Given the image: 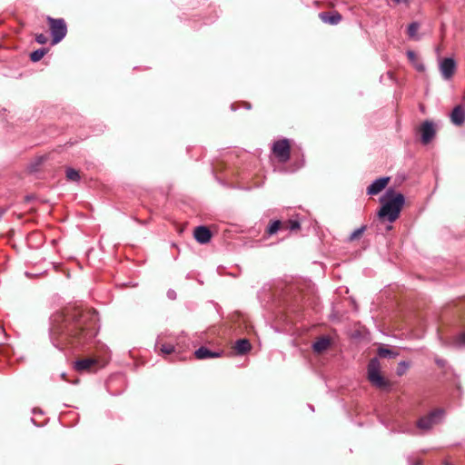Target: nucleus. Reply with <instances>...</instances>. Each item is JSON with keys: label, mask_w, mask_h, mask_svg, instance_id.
Here are the masks:
<instances>
[{"label": "nucleus", "mask_w": 465, "mask_h": 465, "mask_svg": "<svg viewBox=\"0 0 465 465\" xmlns=\"http://www.w3.org/2000/svg\"><path fill=\"white\" fill-rule=\"evenodd\" d=\"M80 173L79 171L74 169V168H67L66 169V178L69 181L77 182L80 180Z\"/></svg>", "instance_id": "obj_21"}, {"label": "nucleus", "mask_w": 465, "mask_h": 465, "mask_svg": "<svg viewBox=\"0 0 465 465\" xmlns=\"http://www.w3.org/2000/svg\"><path fill=\"white\" fill-rule=\"evenodd\" d=\"M420 132L422 143L428 144L436 134L434 124L431 121H424L420 127Z\"/></svg>", "instance_id": "obj_8"}, {"label": "nucleus", "mask_w": 465, "mask_h": 465, "mask_svg": "<svg viewBox=\"0 0 465 465\" xmlns=\"http://www.w3.org/2000/svg\"><path fill=\"white\" fill-rule=\"evenodd\" d=\"M74 368L80 372H94L100 366L98 361L94 358H83L75 361Z\"/></svg>", "instance_id": "obj_7"}, {"label": "nucleus", "mask_w": 465, "mask_h": 465, "mask_svg": "<svg viewBox=\"0 0 465 465\" xmlns=\"http://www.w3.org/2000/svg\"><path fill=\"white\" fill-rule=\"evenodd\" d=\"M53 39L52 45L60 43L67 34L66 23L63 18H46Z\"/></svg>", "instance_id": "obj_4"}, {"label": "nucleus", "mask_w": 465, "mask_h": 465, "mask_svg": "<svg viewBox=\"0 0 465 465\" xmlns=\"http://www.w3.org/2000/svg\"><path fill=\"white\" fill-rule=\"evenodd\" d=\"M46 53L47 49L45 48L37 49L30 54V59L33 62H38L45 55Z\"/></svg>", "instance_id": "obj_20"}, {"label": "nucleus", "mask_w": 465, "mask_h": 465, "mask_svg": "<svg viewBox=\"0 0 465 465\" xmlns=\"http://www.w3.org/2000/svg\"><path fill=\"white\" fill-rule=\"evenodd\" d=\"M331 344V339L328 336H321L312 344V350L317 354L326 351Z\"/></svg>", "instance_id": "obj_12"}, {"label": "nucleus", "mask_w": 465, "mask_h": 465, "mask_svg": "<svg viewBox=\"0 0 465 465\" xmlns=\"http://www.w3.org/2000/svg\"><path fill=\"white\" fill-rule=\"evenodd\" d=\"M97 321L94 309L66 308L53 315L51 339L59 349L83 346L96 335Z\"/></svg>", "instance_id": "obj_1"}, {"label": "nucleus", "mask_w": 465, "mask_h": 465, "mask_svg": "<svg viewBox=\"0 0 465 465\" xmlns=\"http://www.w3.org/2000/svg\"><path fill=\"white\" fill-rule=\"evenodd\" d=\"M404 195L400 193H396L393 189H389L385 195L381 198L382 203L378 216L380 219H386L391 223L395 222L401 213V211L404 204Z\"/></svg>", "instance_id": "obj_2"}, {"label": "nucleus", "mask_w": 465, "mask_h": 465, "mask_svg": "<svg viewBox=\"0 0 465 465\" xmlns=\"http://www.w3.org/2000/svg\"><path fill=\"white\" fill-rule=\"evenodd\" d=\"M378 354L380 357L387 358V357H396L398 353L393 352L392 351L385 348H379Z\"/></svg>", "instance_id": "obj_24"}, {"label": "nucleus", "mask_w": 465, "mask_h": 465, "mask_svg": "<svg viewBox=\"0 0 465 465\" xmlns=\"http://www.w3.org/2000/svg\"><path fill=\"white\" fill-rule=\"evenodd\" d=\"M194 355L198 360H203L208 358H218L221 356V353L212 351L206 347H201L195 351Z\"/></svg>", "instance_id": "obj_16"}, {"label": "nucleus", "mask_w": 465, "mask_h": 465, "mask_svg": "<svg viewBox=\"0 0 465 465\" xmlns=\"http://www.w3.org/2000/svg\"><path fill=\"white\" fill-rule=\"evenodd\" d=\"M413 465H421V460H417Z\"/></svg>", "instance_id": "obj_29"}, {"label": "nucleus", "mask_w": 465, "mask_h": 465, "mask_svg": "<svg viewBox=\"0 0 465 465\" xmlns=\"http://www.w3.org/2000/svg\"><path fill=\"white\" fill-rule=\"evenodd\" d=\"M280 230H284L283 222H281L279 220L272 221L268 225V227L266 229V233L269 235H272V234H275Z\"/></svg>", "instance_id": "obj_18"}, {"label": "nucleus", "mask_w": 465, "mask_h": 465, "mask_svg": "<svg viewBox=\"0 0 465 465\" xmlns=\"http://www.w3.org/2000/svg\"><path fill=\"white\" fill-rule=\"evenodd\" d=\"M232 348L237 352V354L243 355V354L247 353L252 349V345H251L249 340L240 339L235 342V344Z\"/></svg>", "instance_id": "obj_15"}, {"label": "nucleus", "mask_w": 465, "mask_h": 465, "mask_svg": "<svg viewBox=\"0 0 465 465\" xmlns=\"http://www.w3.org/2000/svg\"><path fill=\"white\" fill-rule=\"evenodd\" d=\"M440 70L445 79L451 78L456 71L455 61L452 58H444L440 63Z\"/></svg>", "instance_id": "obj_9"}, {"label": "nucleus", "mask_w": 465, "mask_h": 465, "mask_svg": "<svg viewBox=\"0 0 465 465\" xmlns=\"http://www.w3.org/2000/svg\"><path fill=\"white\" fill-rule=\"evenodd\" d=\"M366 230V226H361V228L355 230L350 236L349 240L351 242H353L355 240H358L361 237V235L363 234V232H365Z\"/></svg>", "instance_id": "obj_23"}, {"label": "nucleus", "mask_w": 465, "mask_h": 465, "mask_svg": "<svg viewBox=\"0 0 465 465\" xmlns=\"http://www.w3.org/2000/svg\"><path fill=\"white\" fill-rule=\"evenodd\" d=\"M407 368V365L405 362H401L397 369V374L399 376H401L405 372V369Z\"/></svg>", "instance_id": "obj_28"}, {"label": "nucleus", "mask_w": 465, "mask_h": 465, "mask_svg": "<svg viewBox=\"0 0 465 465\" xmlns=\"http://www.w3.org/2000/svg\"><path fill=\"white\" fill-rule=\"evenodd\" d=\"M173 351L174 346L172 344H162L160 347L161 353L165 355L171 354Z\"/></svg>", "instance_id": "obj_25"}, {"label": "nucleus", "mask_w": 465, "mask_h": 465, "mask_svg": "<svg viewBox=\"0 0 465 465\" xmlns=\"http://www.w3.org/2000/svg\"><path fill=\"white\" fill-rule=\"evenodd\" d=\"M454 344L457 346L465 345V331L455 338Z\"/></svg>", "instance_id": "obj_26"}, {"label": "nucleus", "mask_w": 465, "mask_h": 465, "mask_svg": "<svg viewBox=\"0 0 465 465\" xmlns=\"http://www.w3.org/2000/svg\"><path fill=\"white\" fill-rule=\"evenodd\" d=\"M283 224H284V230L299 231L301 228L300 223L295 220H289V221L283 222Z\"/></svg>", "instance_id": "obj_22"}, {"label": "nucleus", "mask_w": 465, "mask_h": 465, "mask_svg": "<svg viewBox=\"0 0 465 465\" xmlns=\"http://www.w3.org/2000/svg\"><path fill=\"white\" fill-rule=\"evenodd\" d=\"M193 236L199 243L205 244L211 241L212 232L206 226H198L194 229Z\"/></svg>", "instance_id": "obj_10"}, {"label": "nucleus", "mask_w": 465, "mask_h": 465, "mask_svg": "<svg viewBox=\"0 0 465 465\" xmlns=\"http://www.w3.org/2000/svg\"><path fill=\"white\" fill-rule=\"evenodd\" d=\"M390 177H381L375 180L370 186L367 188V193L370 195H376L381 193L389 183Z\"/></svg>", "instance_id": "obj_11"}, {"label": "nucleus", "mask_w": 465, "mask_h": 465, "mask_svg": "<svg viewBox=\"0 0 465 465\" xmlns=\"http://www.w3.org/2000/svg\"><path fill=\"white\" fill-rule=\"evenodd\" d=\"M450 116L453 124L461 126L465 122V108L460 104L455 106Z\"/></svg>", "instance_id": "obj_13"}, {"label": "nucleus", "mask_w": 465, "mask_h": 465, "mask_svg": "<svg viewBox=\"0 0 465 465\" xmlns=\"http://www.w3.org/2000/svg\"><path fill=\"white\" fill-rule=\"evenodd\" d=\"M407 57L417 71L423 72L425 70L424 64L420 61L418 55L414 51H407Z\"/></svg>", "instance_id": "obj_17"}, {"label": "nucleus", "mask_w": 465, "mask_h": 465, "mask_svg": "<svg viewBox=\"0 0 465 465\" xmlns=\"http://www.w3.org/2000/svg\"><path fill=\"white\" fill-rule=\"evenodd\" d=\"M381 363L377 358H373L368 364V380L372 386L386 390L391 386V382L381 374Z\"/></svg>", "instance_id": "obj_3"}, {"label": "nucleus", "mask_w": 465, "mask_h": 465, "mask_svg": "<svg viewBox=\"0 0 465 465\" xmlns=\"http://www.w3.org/2000/svg\"><path fill=\"white\" fill-rule=\"evenodd\" d=\"M319 17L322 22L330 25H337L341 20V15L338 12H322L319 14Z\"/></svg>", "instance_id": "obj_14"}, {"label": "nucleus", "mask_w": 465, "mask_h": 465, "mask_svg": "<svg viewBox=\"0 0 465 465\" xmlns=\"http://www.w3.org/2000/svg\"><path fill=\"white\" fill-rule=\"evenodd\" d=\"M443 416V411L437 409L431 411L427 416L420 418L417 421V426L420 430H430L435 424L439 423Z\"/></svg>", "instance_id": "obj_6"}, {"label": "nucleus", "mask_w": 465, "mask_h": 465, "mask_svg": "<svg viewBox=\"0 0 465 465\" xmlns=\"http://www.w3.org/2000/svg\"><path fill=\"white\" fill-rule=\"evenodd\" d=\"M272 153L279 162L286 163L291 157V143L286 138L276 141L272 145Z\"/></svg>", "instance_id": "obj_5"}, {"label": "nucleus", "mask_w": 465, "mask_h": 465, "mask_svg": "<svg viewBox=\"0 0 465 465\" xmlns=\"http://www.w3.org/2000/svg\"><path fill=\"white\" fill-rule=\"evenodd\" d=\"M35 41L38 44L45 45L47 43L48 39L44 34H38L35 35Z\"/></svg>", "instance_id": "obj_27"}, {"label": "nucleus", "mask_w": 465, "mask_h": 465, "mask_svg": "<svg viewBox=\"0 0 465 465\" xmlns=\"http://www.w3.org/2000/svg\"><path fill=\"white\" fill-rule=\"evenodd\" d=\"M420 29V24L417 23V22H413L411 23L409 26H408V35L410 38L411 39H415V40H418L419 37L417 35V33H418V30Z\"/></svg>", "instance_id": "obj_19"}]
</instances>
